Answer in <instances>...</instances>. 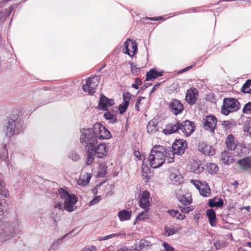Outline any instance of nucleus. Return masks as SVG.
Returning <instances> with one entry per match:
<instances>
[{"label": "nucleus", "mask_w": 251, "mask_h": 251, "mask_svg": "<svg viewBox=\"0 0 251 251\" xmlns=\"http://www.w3.org/2000/svg\"><path fill=\"white\" fill-rule=\"evenodd\" d=\"M118 216L120 220L122 222L129 220L130 219L131 216V211L123 210L118 212Z\"/></svg>", "instance_id": "27"}, {"label": "nucleus", "mask_w": 251, "mask_h": 251, "mask_svg": "<svg viewBox=\"0 0 251 251\" xmlns=\"http://www.w3.org/2000/svg\"><path fill=\"white\" fill-rule=\"evenodd\" d=\"M168 213L173 217H176L177 219L182 220L184 218L185 215H183L179 213L177 210H169Z\"/></svg>", "instance_id": "39"}, {"label": "nucleus", "mask_w": 251, "mask_h": 251, "mask_svg": "<svg viewBox=\"0 0 251 251\" xmlns=\"http://www.w3.org/2000/svg\"><path fill=\"white\" fill-rule=\"evenodd\" d=\"M161 85V83H157L152 88V90L151 92V93H152L153 92H154V91H155L159 87V86Z\"/></svg>", "instance_id": "63"}, {"label": "nucleus", "mask_w": 251, "mask_h": 251, "mask_svg": "<svg viewBox=\"0 0 251 251\" xmlns=\"http://www.w3.org/2000/svg\"><path fill=\"white\" fill-rule=\"evenodd\" d=\"M241 91L244 93L251 94V80L249 79L241 88Z\"/></svg>", "instance_id": "34"}, {"label": "nucleus", "mask_w": 251, "mask_h": 251, "mask_svg": "<svg viewBox=\"0 0 251 251\" xmlns=\"http://www.w3.org/2000/svg\"><path fill=\"white\" fill-rule=\"evenodd\" d=\"M188 205H180L179 207L181 209V212L184 213H188L190 211H192L194 209L193 205L188 206Z\"/></svg>", "instance_id": "41"}, {"label": "nucleus", "mask_w": 251, "mask_h": 251, "mask_svg": "<svg viewBox=\"0 0 251 251\" xmlns=\"http://www.w3.org/2000/svg\"><path fill=\"white\" fill-rule=\"evenodd\" d=\"M6 205H0V220L1 221L3 219V216L5 215L7 212Z\"/></svg>", "instance_id": "45"}, {"label": "nucleus", "mask_w": 251, "mask_h": 251, "mask_svg": "<svg viewBox=\"0 0 251 251\" xmlns=\"http://www.w3.org/2000/svg\"><path fill=\"white\" fill-rule=\"evenodd\" d=\"M198 150L206 155L212 156L215 153V151L211 146L206 145L204 143L199 144Z\"/></svg>", "instance_id": "16"}, {"label": "nucleus", "mask_w": 251, "mask_h": 251, "mask_svg": "<svg viewBox=\"0 0 251 251\" xmlns=\"http://www.w3.org/2000/svg\"><path fill=\"white\" fill-rule=\"evenodd\" d=\"M23 122L20 120L8 119L4 125V131L6 137H11L18 134L23 130Z\"/></svg>", "instance_id": "3"}, {"label": "nucleus", "mask_w": 251, "mask_h": 251, "mask_svg": "<svg viewBox=\"0 0 251 251\" xmlns=\"http://www.w3.org/2000/svg\"><path fill=\"white\" fill-rule=\"evenodd\" d=\"M147 131L149 133H153L158 130V124L156 119L150 121L147 126Z\"/></svg>", "instance_id": "23"}, {"label": "nucleus", "mask_w": 251, "mask_h": 251, "mask_svg": "<svg viewBox=\"0 0 251 251\" xmlns=\"http://www.w3.org/2000/svg\"><path fill=\"white\" fill-rule=\"evenodd\" d=\"M180 127V124L178 122L175 124H170L167 125L166 128L163 130V132L165 135H169L176 132Z\"/></svg>", "instance_id": "21"}, {"label": "nucleus", "mask_w": 251, "mask_h": 251, "mask_svg": "<svg viewBox=\"0 0 251 251\" xmlns=\"http://www.w3.org/2000/svg\"><path fill=\"white\" fill-rule=\"evenodd\" d=\"M103 116L105 119L109 120V122L112 124H115L118 122L116 117L110 112H105Z\"/></svg>", "instance_id": "35"}, {"label": "nucleus", "mask_w": 251, "mask_h": 251, "mask_svg": "<svg viewBox=\"0 0 251 251\" xmlns=\"http://www.w3.org/2000/svg\"><path fill=\"white\" fill-rule=\"evenodd\" d=\"M167 157V149L161 146H155L151 150L148 160L151 167L157 168L163 164Z\"/></svg>", "instance_id": "1"}, {"label": "nucleus", "mask_w": 251, "mask_h": 251, "mask_svg": "<svg viewBox=\"0 0 251 251\" xmlns=\"http://www.w3.org/2000/svg\"><path fill=\"white\" fill-rule=\"evenodd\" d=\"M169 177L174 184H180L182 182V176L178 170L172 169L170 171Z\"/></svg>", "instance_id": "17"}, {"label": "nucleus", "mask_w": 251, "mask_h": 251, "mask_svg": "<svg viewBox=\"0 0 251 251\" xmlns=\"http://www.w3.org/2000/svg\"><path fill=\"white\" fill-rule=\"evenodd\" d=\"M5 187L4 182L2 180H0V194L4 196L5 198H8L9 196V194Z\"/></svg>", "instance_id": "38"}, {"label": "nucleus", "mask_w": 251, "mask_h": 251, "mask_svg": "<svg viewBox=\"0 0 251 251\" xmlns=\"http://www.w3.org/2000/svg\"><path fill=\"white\" fill-rule=\"evenodd\" d=\"M125 48L123 49V52L133 56L137 50V44L135 41L128 39L124 43Z\"/></svg>", "instance_id": "11"}, {"label": "nucleus", "mask_w": 251, "mask_h": 251, "mask_svg": "<svg viewBox=\"0 0 251 251\" xmlns=\"http://www.w3.org/2000/svg\"><path fill=\"white\" fill-rule=\"evenodd\" d=\"M131 71L133 74H137L140 71V69L136 67L133 63H130Z\"/></svg>", "instance_id": "55"}, {"label": "nucleus", "mask_w": 251, "mask_h": 251, "mask_svg": "<svg viewBox=\"0 0 251 251\" xmlns=\"http://www.w3.org/2000/svg\"><path fill=\"white\" fill-rule=\"evenodd\" d=\"M101 199L100 196H98L93 198L90 202L89 204H97L99 202Z\"/></svg>", "instance_id": "54"}, {"label": "nucleus", "mask_w": 251, "mask_h": 251, "mask_svg": "<svg viewBox=\"0 0 251 251\" xmlns=\"http://www.w3.org/2000/svg\"><path fill=\"white\" fill-rule=\"evenodd\" d=\"M239 168L243 171H249L251 169V156H247L237 161Z\"/></svg>", "instance_id": "18"}, {"label": "nucleus", "mask_w": 251, "mask_h": 251, "mask_svg": "<svg viewBox=\"0 0 251 251\" xmlns=\"http://www.w3.org/2000/svg\"><path fill=\"white\" fill-rule=\"evenodd\" d=\"M206 215L208 218L209 222L211 226H214L216 224V214L214 210L212 209L207 210Z\"/></svg>", "instance_id": "28"}, {"label": "nucleus", "mask_w": 251, "mask_h": 251, "mask_svg": "<svg viewBox=\"0 0 251 251\" xmlns=\"http://www.w3.org/2000/svg\"><path fill=\"white\" fill-rule=\"evenodd\" d=\"M135 83L138 85H140L142 84V80L140 78H137L135 80Z\"/></svg>", "instance_id": "64"}, {"label": "nucleus", "mask_w": 251, "mask_h": 251, "mask_svg": "<svg viewBox=\"0 0 251 251\" xmlns=\"http://www.w3.org/2000/svg\"><path fill=\"white\" fill-rule=\"evenodd\" d=\"M163 75V72H157L155 69H151L146 74V81L152 80Z\"/></svg>", "instance_id": "22"}, {"label": "nucleus", "mask_w": 251, "mask_h": 251, "mask_svg": "<svg viewBox=\"0 0 251 251\" xmlns=\"http://www.w3.org/2000/svg\"><path fill=\"white\" fill-rule=\"evenodd\" d=\"M86 151L87 153V159L85 162V164L86 165H90L93 163L94 161L95 156L90 151Z\"/></svg>", "instance_id": "40"}, {"label": "nucleus", "mask_w": 251, "mask_h": 251, "mask_svg": "<svg viewBox=\"0 0 251 251\" xmlns=\"http://www.w3.org/2000/svg\"><path fill=\"white\" fill-rule=\"evenodd\" d=\"M107 167L105 165H100L98 174L100 176H104L106 174Z\"/></svg>", "instance_id": "43"}, {"label": "nucleus", "mask_w": 251, "mask_h": 251, "mask_svg": "<svg viewBox=\"0 0 251 251\" xmlns=\"http://www.w3.org/2000/svg\"><path fill=\"white\" fill-rule=\"evenodd\" d=\"M200 194L203 197H208L211 193L210 188L206 182H203L202 185L199 189Z\"/></svg>", "instance_id": "26"}, {"label": "nucleus", "mask_w": 251, "mask_h": 251, "mask_svg": "<svg viewBox=\"0 0 251 251\" xmlns=\"http://www.w3.org/2000/svg\"><path fill=\"white\" fill-rule=\"evenodd\" d=\"M99 80L100 76L97 75L89 78L86 80V83L83 85V91L90 95H94L99 83Z\"/></svg>", "instance_id": "7"}, {"label": "nucleus", "mask_w": 251, "mask_h": 251, "mask_svg": "<svg viewBox=\"0 0 251 251\" xmlns=\"http://www.w3.org/2000/svg\"><path fill=\"white\" fill-rule=\"evenodd\" d=\"M247 132L251 136V119H250L247 125Z\"/></svg>", "instance_id": "58"}, {"label": "nucleus", "mask_w": 251, "mask_h": 251, "mask_svg": "<svg viewBox=\"0 0 251 251\" xmlns=\"http://www.w3.org/2000/svg\"><path fill=\"white\" fill-rule=\"evenodd\" d=\"M141 207L145 209V211L141 213L136 218V221L144 220L148 218L147 212L149 210L150 205H140Z\"/></svg>", "instance_id": "33"}, {"label": "nucleus", "mask_w": 251, "mask_h": 251, "mask_svg": "<svg viewBox=\"0 0 251 251\" xmlns=\"http://www.w3.org/2000/svg\"><path fill=\"white\" fill-rule=\"evenodd\" d=\"M114 102L112 99H108L104 96H101L99 101V105L103 110H107V108L114 105Z\"/></svg>", "instance_id": "20"}, {"label": "nucleus", "mask_w": 251, "mask_h": 251, "mask_svg": "<svg viewBox=\"0 0 251 251\" xmlns=\"http://www.w3.org/2000/svg\"><path fill=\"white\" fill-rule=\"evenodd\" d=\"M115 236V235L114 234H112L109 235H107V236L103 237H99V240L100 241L105 240L108 239L112 237H114Z\"/></svg>", "instance_id": "59"}, {"label": "nucleus", "mask_w": 251, "mask_h": 251, "mask_svg": "<svg viewBox=\"0 0 251 251\" xmlns=\"http://www.w3.org/2000/svg\"><path fill=\"white\" fill-rule=\"evenodd\" d=\"M218 169V166L215 163H210L206 165V170L211 174L216 173Z\"/></svg>", "instance_id": "36"}, {"label": "nucleus", "mask_w": 251, "mask_h": 251, "mask_svg": "<svg viewBox=\"0 0 251 251\" xmlns=\"http://www.w3.org/2000/svg\"><path fill=\"white\" fill-rule=\"evenodd\" d=\"M97 248L94 246H91L90 247H85L83 249V251H96Z\"/></svg>", "instance_id": "57"}, {"label": "nucleus", "mask_w": 251, "mask_h": 251, "mask_svg": "<svg viewBox=\"0 0 251 251\" xmlns=\"http://www.w3.org/2000/svg\"><path fill=\"white\" fill-rule=\"evenodd\" d=\"M15 6H11L9 9H3L0 12V22L4 21L7 17H8L10 14L12 12Z\"/></svg>", "instance_id": "32"}, {"label": "nucleus", "mask_w": 251, "mask_h": 251, "mask_svg": "<svg viewBox=\"0 0 251 251\" xmlns=\"http://www.w3.org/2000/svg\"><path fill=\"white\" fill-rule=\"evenodd\" d=\"M217 122V118L214 116H206L202 120L203 127L205 130L210 132H214Z\"/></svg>", "instance_id": "8"}, {"label": "nucleus", "mask_w": 251, "mask_h": 251, "mask_svg": "<svg viewBox=\"0 0 251 251\" xmlns=\"http://www.w3.org/2000/svg\"><path fill=\"white\" fill-rule=\"evenodd\" d=\"M95 131L94 125L93 127L83 128L80 129L81 135L80 137V141L85 145V150L87 146L97 144L98 136Z\"/></svg>", "instance_id": "4"}, {"label": "nucleus", "mask_w": 251, "mask_h": 251, "mask_svg": "<svg viewBox=\"0 0 251 251\" xmlns=\"http://www.w3.org/2000/svg\"><path fill=\"white\" fill-rule=\"evenodd\" d=\"M221 159L223 163L226 165L230 164L233 161L232 157L228 151H225L221 155Z\"/></svg>", "instance_id": "29"}, {"label": "nucleus", "mask_w": 251, "mask_h": 251, "mask_svg": "<svg viewBox=\"0 0 251 251\" xmlns=\"http://www.w3.org/2000/svg\"><path fill=\"white\" fill-rule=\"evenodd\" d=\"M165 230L166 232L167 233V235L168 236L173 235L176 232V230H175L174 228H170L168 226L165 227Z\"/></svg>", "instance_id": "51"}, {"label": "nucleus", "mask_w": 251, "mask_h": 251, "mask_svg": "<svg viewBox=\"0 0 251 251\" xmlns=\"http://www.w3.org/2000/svg\"><path fill=\"white\" fill-rule=\"evenodd\" d=\"M207 204H224V201L221 198L215 197L210 199Z\"/></svg>", "instance_id": "42"}, {"label": "nucleus", "mask_w": 251, "mask_h": 251, "mask_svg": "<svg viewBox=\"0 0 251 251\" xmlns=\"http://www.w3.org/2000/svg\"><path fill=\"white\" fill-rule=\"evenodd\" d=\"M149 168L147 166H144L143 164L142 166V173H149Z\"/></svg>", "instance_id": "61"}, {"label": "nucleus", "mask_w": 251, "mask_h": 251, "mask_svg": "<svg viewBox=\"0 0 251 251\" xmlns=\"http://www.w3.org/2000/svg\"><path fill=\"white\" fill-rule=\"evenodd\" d=\"M222 126L226 129H229L231 128L233 126V124L231 121H225L222 123Z\"/></svg>", "instance_id": "48"}, {"label": "nucleus", "mask_w": 251, "mask_h": 251, "mask_svg": "<svg viewBox=\"0 0 251 251\" xmlns=\"http://www.w3.org/2000/svg\"><path fill=\"white\" fill-rule=\"evenodd\" d=\"M214 245L216 249H220L225 246V243L224 242L221 241H217L214 243Z\"/></svg>", "instance_id": "50"}, {"label": "nucleus", "mask_w": 251, "mask_h": 251, "mask_svg": "<svg viewBox=\"0 0 251 251\" xmlns=\"http://www.w3.org/2000/svg\"><path fill=\"white\" fill-rule=\"evenodd\" d=\"M0 158L6 163L8 161V153L6 144L3 145L0 149Z\"/></svg>", "instance_id": "31"}, {"label": "nucleus", "mask_w": 251, "mask_h": 251, "mask_svg": "<svg viewBox=\"0 0 251 251\" xmlns=\"http://www.w3.org/2000/svg\"><path fill=\"white\" fill-rule=\"evenodd\" d=\"M177 199L181 204H191L192 202V196L189 193L178 196Z\"/></svg>", "instance_id": "25"}, {"label": "nucleus", "mask_w": 251, "mask_h": 251, "mask_svg": "<svg viewBox=\"0 0 251 251\" xmlns=\"http://www.w3.org/2000/svg\"><path fill=\"white\" fill-rule=\"evenodd\" d=\"M142 176L145 181L147 182L149 179L151 177V172H149V173H142Z\"/></svg>", "instance_id": "53"}, {"label": "nucleus", "mask_w": 251, "mask_h": 251, "mask_svg": "<svg viewBox=\"0 0 251 251\" xmlns=\"http://www.w3.org/2000/svg\"><path fill=\"white\" fill-rule=\"evenodd\" d=\"M96 144L87 146L86 151H90L95 156L99 158L106 156L108 152V148L104 144H100L97 146Z\"/></svg>", "instance_id": "6"}, {"label": "nucleus", "mask_w": 251, "mask_h": 251, "mask_svg": "<svg viewBox=\"0 0 251 251\" xmlns=\"http://www.w3.org/2000/svg\"><path fill=\"white\" fill-rule=\"evenodd\" d=\"M68 157L69 158L72 159L73 161H77L79 159V155L75 151H71L68 154Z\"/></svg>", "instance_id": "46"}, {"label": "nucleus", "mask_w": 251, "mask_h": 251, "mask_svg": "<svg viewBox=\"0 0 251 251\" xmlns=\"http://www.w3.org/2000/svg\"><path fill=\"white\" fill-rule=\"evenodd\" d=\"M128 103L126 102H122L121 104H120L119 106V112L120 114H123L125 113L128 106Z\"/></svg>", "instance_id": "44"}, {"label": "nucleus", "mask_w": 251, "mask_h": 251, "mask_svg": "<svg viewBox=\"0 0 251 251\" xmlns=\"http://www.w3.org/2000/svg\"><path fill=\"white\" fill-rule=\"evenodd\" d=\"M64 208L69 212H72L74 210V205H63Z\"/></svg>", "instance_id": "56"}, {"label": "nucleus", "mask_w": 251, "mask_h": 251, "mask_svg": "<svg viewBox=\"0 0 251 251\" xmlns=\"http://www.w3.org/2000/svg\"><path fill=\"white\" fill-rule=\"evenodd\" d=\"M226 145L228 150L231 151L237 150L236 152L238 155L240 153L237 151L238 150H241L242 146L239 145L237 141L232 134L228 135L226 139Z\"/></svg>", "instance_id": "12"}, {"label": "nucleus", "mask_w": 251, "mask_h": 251, "mask_svg": "<svg viewBox=\"0 0 251 251\" xmlns=\"http://www.w3.org/2000/svg\"><path fill=\"white\" fill-rule=\"evenodd\" d=\"M117 251H133L132 248L131 249H128L126 247H123L118 250Z\"/></svg>", "instance_id": "62"}, {"label": "nucleus", "mask_w": 251, "mask_h": 251, "mask_svg": "<svg viewBox=\"0 0 251 251\" xmlns=\"http://www.w3.org/2000/svg\"><path fill=\"white\" fill-rule=\"evenodd\" d=\"M58 193L60 198L64 200V204H75L77 201V198L73 194H70L63 188H59Z\"/></svg>", "instance_id": "9"}, {"label": "nucleus", "mask_w": 251, "mask_h": 251, "mask_svg": "<svg viewBox=\"0 0 251 251\" xmlns=\"http://www.w3.org/2000/svg\"><path fill=\"white\" fill-rule=\"evenodd\" d=\"M180 129L186 136H189L195 129L194 123L189 120L182 122L180 124Z\"/></svg>", "instance_id": "14"}, {"label": "nucleus", "mask_w": 251, "mask_h": 251, "mask_svg": "<svg viewBox=\"0 0 251 251\" xmlns=\"http://www.w3.org/2000/svg\"><path fill=\"white\" fill-rule=\"evenodd\" d=\"M243 112L245 114L251 113V102H249L245 105L243 109Z\"/></svg>", "instance_id": "47"}, {"label": "nucleus", "mask_w": 251, "mask_h": 251, "mask_svg": "<svg viewBox=\"0 0 251 251\" xmlns=\"http://www.w3.org/2000/svg\"><path fill=\"white\" fill-rule=\"evenodd\" d=\"M92 177V174L90 173H86L81 175L78 180V184L79 185L85 186L87 185Z\"/></svg>", "instance_id": "24"}, {"label": "nucleus", "mask_w": 251, "mask_h": 251, "mask_svg": "<svg viewBox=\"0 0 251 251\" xmlns=\"http://www.w3.org/2000/svg\"><path fill=\"white\" fill-rule=\"evenodd\" d=\"M98 139H108L111 137V134L104 126L100 123L94 125Z\"/></svg>", "instance_id": "10"}, {"label": "nucleus", "mask_w": 251, "mask_h": 251, "mask_svg": "<svg viewBox=\"0 0 251 251\" xmlns=\"http://www.w3.org/2000/svg\"><path fill=\"white\" fill-rule=\"evenodd\" d=\"M192 171L195 174H199L204 170L203 167L201 164L193 163L191 167Z\"/></svg>", "instance_id": "37"}, {"label": "nucleus", "mask_w": 251, "mask_h": 251, "mask_svg": "<svg viewBox=\"0 0 251 251\" xmlns=\"http://www.w3.org/2000/svg\"><path fill=\"white\" fill-rule=\"evenodd\" d=\"M131 98V94L127 92L126 93H124L123 94V102H126L129 103V101Z\"/></svg>", "instance_id": "52"}, {"label": "nucleus", "mask_w": 251, "mask_h": 251, "mask_svg": "<svg viewBox=\"0 0 251 251\" xmlns=\"http://www.w3.org/2000/svg\"><path fill=\"white\" fill-rule=\"evenodd\" d=\"M152 244L151 242L146 239H141L138 242H136L134 246L132 247L133 251H140L151 246Z\"/></svg>", "instance_id": "19"}, {"label": "nucleus", "mask_w": 251, "mask_h": 251, "mask_svg": "<svg viewBox=\"0 0 251 251\" xmlns=\"http://www.w3.org/2000/svg\"><path fill=\"white\" fill-rule=\"evenodd\" d=\"M141 99H144V98L140 97V98H139L136 101V103H135V108L138 111H139L140 110L139 104L140 103Z\"/></svg>", "instance_id": "60"}, {"label": "nucleus", "mask_w": 251, "mask_h": 251, "mask_svg": "<svg viewBox=\"0 0 251 251\" xmlns=\"http://www.w3.org/2000/svg\"><path fill=\"white\" fill-rule=\"evenodd\" d=\"M191 183L194 184L196 188L199 190L201 186L202 185V182L200 180L191 179L190 181Z\"/></svg>", "instance_id": "49"}, {"label": "nucleus", "mask_w": 251, "mask_h": 251, "mask_svg": "<svg viewBox=\"0 0 251 251\" xmlns=\"http://www.w3.org/2000/svg\"><path fill=\"white\" fill-rule=\"evenodd\" d=\"M199 92L196 88H190L188 89L186 94L185 100L190 105H192L196 103Z\"/></svg>", "instance_id": "15"}, {"label": "nucleus", "mask_w": 251, "mask_h": 251, "mask_svg": "<svg viewBox=\"0 0 251 251\" xmlns=\"http://www.w3.org/2000/svg\"><path fill=\"white\" fill-rule=\"evenodd\" d=\"M139 204H150V194L147 191L139 195Z\"/></svg>", "instance_id": "30"}, {"label": "nucleus", "mask_w": 251, "mask_h": 251, "mask_svg": "<svg viewBox=\"0 0 251 251\" xmlns=\"http://www.w3.org/2000/svg\"><path fill=\"white\" fill-rule=\"evenodd\" d=\"M171 111L175 115L181 114L184 110V107L179 100L173 99L169 104Z\"/></svg>", "instance_id": "13"}, {"label": "nucleus", "mask_w": 251, "mask_h": 251, "mask_svg": "<svg viewBox=\"0 0 251 251\" xmlns=\"http://www.w3.org/2000/svg\"><path fill=\"white\" fill-rule=\"evenodd\" d=\"M187 148V143L183 139L176 140L172 145V150L170 149H167L168 157L167 161L168 163H172L174 161V155L176 154L180 155L182 154L186 149Z\"/></svg>", "instance_id": "2"}, {"label": "nucleus", "mask_w": 251, "mask_h": 251, "mask_svg": "<svg viewBox=\"0 0 251 251\" xmlns=\"http://www.w3.org/2000/svg\"><path fill=\"white\" fill-rule=\"evenodd\" d=\"M240 108V103L234 98H225L221 109V113L226 116L230 113L238 111Z\"/></svg>", "instance_id": "5"}]
</instances>
